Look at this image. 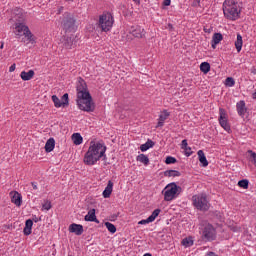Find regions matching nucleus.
Listing matches in <instances>:
<instances>
[{"label": "nucleus", "instance_id": "2eb2a0df", "mask_svg": "<svg viewBox=\"0 0 256 256\" xmlns=\"http://www.w3.org/2000/svg\"><path fill=\"white\" fill-rule=\"evenodd\" d=\"M223 41V34L214 33L212 36L211 47L212 49H217V45H219Z\"/></svg>", "mask_w": 256, "mask_h": 256}, {"label": "nucleus", "instance_id": "4be33fe9", "mask_svg": "<svg viewBox=\"0 0 256 256\" xmlns=\"http://www.w3.org/2000/svg\"><path fill=\"white\" fill-rule=\"evenodd\" d=\"M169 117V112L165 110L163 114L159 115L157 127H163L165 125V121H167V118Z\"/></svg>", "mask_w": 256, "mask_h": 256}, {"label": "nucleus", "instance_id": "864d4df0", "mask_svg": "<svg viewBox=\"0 0 256 256\" xmlns=\"http://www.w3.org/2000/svg\"><path fill=\"white\" fill-rule=\"evenodd\" d=\"M133 1H136V2H137V1H139V0H133Z\"/></svg>", "mask_w": 256, "mask_h": 256}, {"label": "nucleus", "instance_id": "6e6552de", "mask_svg": "<svg viewBox=\"0 0 256 256\" xmlns=\"http://www.w3.org/2000/svg\"><path fill=\"white\" fill-rule=\"evenodd\" d=\"M180 186H177L175 182L169 183L163 190L164 201H173L179 195Z\"/></svg>", "mask_w": 256, "mask_h": 256}, {"label": "nucleus", "instance_id": "f704fd0d", "mask_svg": "<svg viewBox=\"0 0 256 256\" xmlns=\"http://www.w3.org/2000/svg\"><path fill=\"white\" fill-rule=\"evenodd\" d=\"M226 87H234L235 86V79L233 77H228L225 80Z\"/></svg>", "mask_w": 256, "mask_h": 256}, {"label": "nucleus", "instance_id": "aec40b11", "mask_svg": "<svg viewBox=\"0 0 256 256\" xmlns=\"http://www.w3.org/2000/svg\"><path fill=\"white\" fill-rule=\"evenodd\" d=\"M22 81H31L32 77H35V71L29 70L28 72L22 71L20 74Z\"/></svg>", "mask_w": 256, "mask_h": 256}, {"label": "nucleus", "instance_id": "4468645a", "mask_svg": "<svg viewBox=\"0 0 256 256\" xmlns=\"http://www.w3.org/2000/svg\"><path fill=\"white\" fill-rule=\"evenodd\" d=\"M68 231L70 233H75V235H78V236L83 235V231H84L83 225L73 223L69 226Z\"/></svg>", "mask_w": 256, "mask_h": 256}, {"label": "nucleus", "instance_id": "7c9ffc66", "mask_svg": "<svg viewBox=\"0 0 256 256\" xmlns=\"http://www.w3.org/2000/svg\"><path fill=\"white\" fill-rule=\"evenodd\" d=\"M105 227L108 229V231L112 234L117 233V227L111 222H105Z\"/></svg>", "mask_w": 256, "mask_h": 256}, {"label": "nucleus", "instance_id": "7ed1b4c3", "mask_svg": "<svg viewBox=\"0 0 256 256\" xmlns=\"http://www.w3.org/2000/svg\"><path fill=\"white\" fill-rule=\"evenodd\" d=\"M15 31L17 37H23L24 35L25 38H22L21 43H26V45L31 43L32 45H35V37L31 30H29V26L25 24V18H21L15 23Z\"/></svg>", "mask_w": 256, "mask_h": 256}, {"label": "nucleus", "instance_id": "a18cd8bd", "mask_svg": "<svg viewBox=\"0 0 256 256\" xmlns=\"http://www.w3.org/2000/svg\"><path fill=\"white\" fill-rule=\"evenodd\" d=\"M168 29H169V31H174V27H173V24H168Z\"/></svg>", "mask_w": 256, "mask_h": 256}, {"label": "nucleus", "instance_id": "b1692460", "mask_svg": "<svg viewBox=\"0 0 256 256\" xmlns=\"http://www.w3.org/2000/svg\"><path fill=\"white\" fill-rule=\"evenodd\" d=\"M235 47H236L237 53H241V49H243V36H241V34L239 33L237 34Z\"/></svg>", "mask_w": 256, "mask_h": 256}, {"label": "nucleus", "instance_id": "72a5a7b5", "mask_svg": "<svg viewBox=\"0 0 256 256\" xmlns=\"http://www.w3.org/2000/svg\"><path fill=\"white\" fill-rule=\"evenodd\" d=\"M238 186H240L242 189H249V180L243 179L238 181Z\"/></svg>", "mask_w": 256, "mask_h": 256}, {"label": "nucleus", "instance_id": "de8ad7c7", "mask_svg": "<svg viewBox=\"0 0 256 256\" xmlns=\"http://www.w3.org/2000/svg\"><path fill=\"white\" fill-rule=\"evenodd\" d=\"M62 12H63V6H60V7L58 8V15H61Z\"/></svg>", "mask_w": 256, "mask_h": 256}, {"label": "nucleus", "instance_id": "2f4dec72", "mask_svg": "<svg viewBox=\"0 0 256 256\" xmlns=\"http://www.w3.org/2000/svg\"><path fill=\"white\" fill-rule=\"evenodd\" d=\"M52 101L54 103V107H63V102L59 99V97H57V95L52 96Z\"/></svg>", "mask_w": 256, "mask_h": 256}, {"label": "nucleus", "instance_id": "423d86ee", "mask_svg": "<svg viewBox=\"0 0 256 256\" xmlns=\"http://www.w3.org/2000/svg\"><path fill=\"white\" fill-rule=\"evenodd\" d=\"M113 23H115V20L113 19V15L107 12L100 15L99 21H98V27L99 29H101V31H104L105 33H107V31H111L113 27Z\"/></svg>", "mask_w": 256, "mask_h": 256}, {"label": "nucleus", "instance_id": "f8f14e48", "mask_svg": "<svg viewBox=\"0 0 256 256\" xmlns=\"http://www.w3.org/2000/svg\"><path fill=\"white\" fill-rule=\"evenodd\" d=\"M60 45L63 49H73V47H75V42L73 41V38L69 36H63L60 39Z\"/></svg>", "mask_w": 256, "mask_h": 256}, {"label": "nucleus", "instance_id": "f257e3e1", "mask_svg": "<svg viewBox=\"0 0 256 256\" xmlns=\"http://www.w3.org/2000/svg\"><path fill=\"white\" fill-rule=\"evenodd\" d=\"M77 99L76 103L81 111L86 113H93L95 111V103H93V97L87 89V83L83 78H79L76 84Z\"/></svg>", "mask_w": 256, "mask_h": 256}, {"label": "nucleus", "instance_id": "ea45409f", "mask_svg": "<svg viewBox=\"0 0 256 256\" xmlns=\"http://www.w3.org/2000/svg\"><path fill=\"white\" fill-rule=\"evenodd\" d=\"M163 5L169 7V5H171V0H164Z\"/></svg>", "mask_w": 256, "mask_h": 256}, {"label": "nucleus", "instance_id": "ddd939ff", "mask_svg": "<svg viewBox=\"0 0 256 256\" xmlns=\"http://www.w3.org/2000/svg\"><path fill=\"white\" fill-rule=\"evenodd\" d=\"M159 213H161V209H155L147 219L139 221L138 225H147L149 223H153V221L159 217Z\"/></svg>", "mask_w": 256, "mask_h": 256}, {"label": "nucleus", "instance_id": "49530a36", "mask_svg": "<svg viewBox=\"0 0 256 256\" xmlns=\"http://www.w3.org/2000/svg\"><path fill=\"white\" fill-rule=\"evenodd\" d=\"M33 189L37 190V182H31Z\"/></svg>", "mask_w": 256, "mask_h": 256}, {"label": "nucleus", "instance_id": "393cba45", "mask_svg": "<svg viewBox=\"0 0 256 256\" xmlns=\"http://www.w3.org/2000/svg\"><path fill=\"white\" fill-rule=\"evenodd\" d=\"M55 149V139L49 138L45 144V151L46 153H51Z\"/></svg>", "mask_w": 256, "mask_h": 256}, {"label": "nucleus", "instance_id": "bb28decb", "mask_svg": "<svg viewBox=\"0 0 256 256\" xmlns=\"http://www.w3.org/2000/svg\"><path fill=\"white\" fill-rule=\"evenodd\" d=\"M72 141L74 145H81V143H83V136H81L79 133H74L72 135Z\"/></svg>", "mask_w": 256, "mask_h": 256}, {"label": "nucleus", "instance_id": "412c9836", "mask_svg": "<svg viewBox=\"0 0 256 256\" xmlns=\"http://www.w3.org/2000/svg\"><path fill=\"white\" fill-rule=\"evenodd\" d=\"M85 221H90L94 223H99L97 216L95 215V209H91L88 211V214L85 216Z\"/></svg>", "mask_w": 256, "mask_h": 256}, {"label": "nucleus", "instance_id": "f03ea898", "mask_svg": "<svg viewBox=\"0 0 256 256\" xmlns=\"http://www.w3.org/2000/svg\"><path fill=\"white\" fill-rule=\"evenodd\" d=\"M106 151L107 146L104 144L91 142L88 151L84 155L85 165H96L97 161H100L101 158H103V161H107V155H105Z\"/></svg>", "mask_w": 256, "mask_h": 256}, {"label": "nucleus", "instance_id": "f3484780", "mask_svg": "<svg viewBox=\"0 0 256 256\" xmlns=\"http://www.w3.org/2000/svg\"><path fill=\"white\" fill-rule=\"evenodd\" d=\"M236 109L240 117H245V113H247V107L245 106V101L243 100L239 101L236 104Z\"/></svg>", "mask_w": 256, "mask_h": 256}, {"label": "nucleus", "instance_id": "37998d69", "mask_svg": "<svg viewBox=\"0 0 256 256\" xmlns=\"http://www.w3.org/2000/svg\"><path fill=\"white\" fill-rule=\"evenodd\" d=\"M34 221V223H39V221H41V218L35 216L32 220V222Z\"/></svg>", "mask_w": 256, "mask_h": 256}, {"label": "nucleus", "instance_id": "79ce46f5", "mask_svg": "<svg viewBox=\"0 0 256 256\" xmlns=\"http://www.w3.org/2000/svg\"><path fill=\"white\" fill-rule=\"evenodd\" d=\"M16 69V65L15 64H12L10 67H9V72L10 73H13V71H15Z\"/></svg>", "mask_w": 256, "mask_h": 256}, {"label": "nucleus", "instance_id": "09e8293b", "mask_svg": "<svg viewBox=\"0 0 256 256\" xmlns=\"http://www.w3.org/2000/svg\"><path fill=\"white\" fill-rule=\"evenodd\" d=\"M206 256H218V255H216L215 252H208V253L206 254Z\"/></svg>", "mask_w": 256, "mask_h": 256}, {"label": "nucleus", "instance_id": "cd10ccee", "mask_svg": "<svg viewBox=\"0 0 256 256\" xmlns=\"http://www.w3.org/2000/svg\"><path fill=\"white\" fill-rule=\"evenodd\" d=\"M165 177H181V172L177 170H166L164 172Z\"/></svg>", "mask_w": 256, "mask_h": 256}, {"label": "nucleus", "instance_id": "3c124183", "mask_svg": "<svg viewBox=\"0 0 256 256\" xmlns=\"http://www.w3.org/2000/svg\"><path fill=\"white\" fill-rule=\"evenodd\" d=\"M67 3H73L75 0H65Z\"/></svg>", "mask_w": 256, "mask_h": 256}, {"label": "nucleus", "instance_id": "4c0bfd02", "mask_svg": "<svg viewBox=\"0 0 256 256\" xmlns=\"http://www.w3.org/2000/svg\"><path fill=\"white\" fill-rule=\"evenodd\" d=\"M165 163H166V165H171L173 163H177V158L168 156V157H166Z\"/></svg>", "mask_w": 256, "mask_h": 256}, {"label": "nucleus", "instance_id": "9b49d317", "mask_svg": "<svg viewBox=\"0 0 256 256\" xmlns=\"http://www.w3.org/2000/svg\"><path fill=\"white\" fill-rule=\"evenodd\" d=\"M129 33L130 35H133V37H136V39H143L146 35L145 29L141 26H132Z\"/></svg>", "mask_w": 256, "mask_h": 256}, {"label": "nucleus", "instance_id": "a19ab883", "mask_svg": "<svg viewBox=\"0 0 256 256\" xmlns=\"http://www.w3.org/2000/svg\"><path fill=\"white\" fill-rule=\"evenodd\" d=\"M200 4H201V1L196 0V1L193 2L192 6L193 7H199Z\"/></svg>", "mask_w": 256, "mask_h": 256}, {"label": "nucleus", "instance_id": "1a4fd4ad", "mask_svg": "<svg viewBox=\"0 0 256 256\" xmlns=\"http://www.w3.org/2000/svg\"><path fill=\"white\" fill-rule=\"evenodd\" d=\"M202 239L203 241H215L217 239V230L211 224H207L202 231Z\"/></svg>", "mask_w": 256, "mask_h": 256}, {"label": "nucleus", "instance_id": "0eeeda50", "mask_svg": "<svg viewBox=\"0 0 256 256\" xmlns=\"http://www.w3.org/2000/svg\"><path fill=\"white\" fill-rule=\"evenodd\" d=\"M193 206L198 209V211H209V200H207V195L196 194L192 196Z\"/></svg>", "mask_w": 256, "mask_h": 256}, {"label": "nucleus", "instance_id": "58836bf2", "mask_svg": "<svg viewBox=\"0 0 256 256\" xmlns=\"http://www.w3.org/2000/svg\"><path fill=\"white\" fill-rule=\"evenodd\" d=\"M181 149H184V151H187V149H189V151H191V147L188 146L187 139L182 140Z\"/></svg>", "mask_w": 256, "mask_h": 256}, {"label": "nucleus", "instance_id": "a211bd4d", "mask_svg": "<svg viewBox=\"0 0 256 256\" xmlns=\"http://www.w3.org/2000/svg\"><path fill=\"white\" fill-rule=\"evenodd\" d=\"M111 193H113V181L109 180L102 195H103L104 199H109V197H111Z\"/></svg>", "mask_w": 256, "mask_h": 256}, {"label": "nucleus", "instance_id": "39448f33", "mask_svg": "<svg viewBox=\"0 0 256 256\" xmlns=\"http://www.w3.org/2000/svg\"><path fill=\"white\" fill-rule=\"evenodd\" d=\"M75 23V17H73V14L69 12H65L63 16L60 17V25L66 33H73L76 31L77 26Z\"/></svg>", "mask_w": 256, "mask_h": 256}, {"label": "nucleus", "instance_id": "a878e982", "mask_svg": "<svg viewBox=\"0 0 256 256\" xmlns=\"http://www.w3.org/2000/svg\"><path fill=\"white\" fill-rule=\"evenodd\" d=\"M152 147H155V142H153V140L151 139H148L146 143L140 146V150L142 152H145V151H149V149H151Z\"/></svg>", "mask_w": 256, "mask_h": 256}, {"label": "nucleus", "instance_id": "dca6fc26", "mask_svg": "<svg viewBox=\"0 0 256 256\" xmlns=\"http://www.w3.org/2000/svg\"><path fill=\"white\" fill-rule=\"evenodd\" d=\"M11 202L16 205V207H21V203H23V196L17 191L12 192Z\"/></svg>", "mask_w": 256, "mask_h": 256}, {"label": "nucleus", "instance_id": "8fccbe9b", "mask_svg": "<svg viewBox=\"0 0 256 256\" xmlns=\"http://www.w3.org/2000/svg\"><path fill=\"white\" fill-rule=\"evenodd\" d=\"M5 47V42H1L0 49H3Z\"/></svg>", "mask_w": 256, "mask_h": 256}, {"label": "nucleus", "instance_id": "20e7f679", "mask_svg": "<svg viewBox=\"0 0 256 256\" xmlns=\"http://www.w3.org/2000/svg\"><path fill=\"white\" fill-rule=\"evenodd\" d=\"M223 14L230 21H237L241 15L239 2L237 0H225L223 3Z\"/></svg>", "mask_w": 256, "mask_h": 256}, {"label": "nucleus", "instance_id": "e433bc0d", "mask_svg": "<svg viewBox=\"0 0 256 256\" xmlns=\"http://www.w3.org/2000/svg\"><path fill=\"white\" fill-rule=\"evenodd\" d=\"M62 104H63V107H67V105H69V94L68 93H65L62 96Z\"/></svg>", "mask_w": 256, "mask_h": 256}, {"label": "nucleus", "instance_id": "c03bdc74", "mask_svg": "<svg viewBox=\"0 0 256 256\" xmlns=\"http://www.w3.org/2000/svg\"><path fill=\"white\" fill-rule=\"evenodd\" d=\"M193 152H191V150L187 149V151H185V155L186 157H190V155L192 154Z\"/></svg>", "mask_w": 256, "mask_h": 256}, {"label": "nucleus", "instance_id": "5fc2aeb1", "mask_svg": "<svg viewBox=\"0 0 256 256\" xmlns=\"http://www.w3.org/2000/svg\"><path fill=\"white\" fill-rule=\"evenodd\" d=\"M0 57H1V53H0Z\"/></svg>", "mask_w": 256, "mask_h": 256}, {"label": "nucleus", "instance_id": "c9c22d12", "mask_svg": "<svg viewBox=\"0 0 256 256\" xmlns=\"http://www.w3.org/2000/svg\"><path fill=\"white\" fill-rule=\"evenodd\" d=\"M52 205H51V201L46 200L44 201V203L42 204V211H49L51 209Z\"/></svg>", "mask_w": 256, "mask_h": 256}, {"label": "nucleus", "instance_id": "9d476101", "mask_svg": "<svg viewBox=\"0 0 256 256\" xmlns=\"http://www.w3.org/2000/svg\"><path fill=\"white\" fill-rule=\"evenodd\" d=\"M219 115L220 126L223 127L225 131H231V126L229 125V121L227 120V113L225 112V109L220 108Z\"/></svg>", "mask_w": 256, "mask_h": 256}, {"label": "nucleus", "instance_id": "c756f323", "mask_svg": "<svg viewBox=\"0 0 256 256\" xmlns=\"http://www.w3.org/2000/svg\"><path fill=\"white\" fill-rule=\"evenodd\" d=\"M136 161L143 163V165H149V157H147V155H145V154H139L136 157Z\"/></svg>", "mask_w": 256, "mask_h": 256}, {"label": "nucleus", "instance_id": "5701e85b", "mask_svg": "<svg viewBox=\"0 0 256 256\" xmlns=\"http://www.w3.org/2000/svg\"><path fill=\"white\" fill-rule=\"evenodd\" d=\"M197 155L199 157V161L202 164V167H207L209 165V162L207 161V157L205 156V152L203 150H199L197 152Z\"/></svg>", "mask_w": 256, "mask_h": 256}, {"label": "nucleus", "instance_id": "c85d7f7f", "mask_svg": "<svg viewBox=\"0 0 256 256\" xmlns=\"http://www.w3.org/2000/svg\"><path fill=\"white\" fill-rule=\"evenodd\" d=\"M200 71H202V73H209L211 71V64H209V62H202L200 65Z\"/></svg>", "mask_w": 256, "mask_h": 256}, {"label": "nucleus", "instance_id": "6ab92c4d", "mask_svg": "<svg viewBox=\"0 0 256 256\" xmlns=\"http://www.w3.org/2000/svg\"><path fill=\"white\" fill-rule=\"evenodd\" d=\"M32 229H33V220H31V219L26 220L25 227L23 229L24 235H26V236L31 235Z\"/></svg>", "mask_w": 256, "mask_h": 256}, {"label": "nucleus", "instance_id": "603ef678", "mask_svg": "<svg viewBox=\"0 0 256 256\" xmlns=\"http://www.w3.org/2000/svg\"><path fill=\"white\" fill-rule=\"evenodd\" d=\"M116 217H117V215H115V216H112V218H113V219H115Z\"/></svg>", "mask_w": 256, "mask_h": 256}, {"label": "nucleus", "instance_id": "473e14b6", "mask_svg": "<svg viewBox=\"0 0 256 256\" xmlns=\"http://www.w3.org/2000/svg\"><path fill=\"white\" fill-rule=\"evenodd\" d=\"M182 245H183L184 247H192V245H193V238H191V237H189V238H184V239L182 240Z\"/></svg>", "mask_w": 256, "mask_h": 256}]
</instances>
